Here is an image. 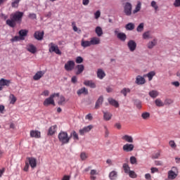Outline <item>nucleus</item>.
<instances>
[{
    "label": "nucleus",
    "instance_id": "8",
    "mask_svg": "<svg viewBox=\"0 0 180 180\" xmlns=\"http://www.w3.org/2000/svg\"><path fill=\"white\" fill-rule=\"evenodd\" d=\"M75 67V63L73 60H69L65 64V70L66 71H72Z\"/></svg>",
    "mask_w": 180,
    "mask_h": 180
},
{
    "label": "nucleus",
    "instance_id": "47",
    "mask_svg": "<svg viewBox=\"0 0 180 180\" xmlns=\"http://www.w3.org/2000/svg\"><path fill=\"white\" fill-rule=\"evenodd\" d=\"M64 102H65V97H64V96H60V101H58V105H63Z\"/></svg>",
    "mask_w": 180,
    "mask_h": 180
},
{
    "label": "nucleus",
    "instance_id": "39",
    "mask_svg": "<svg viewBox=\"0 0 180 180\" xmlns=\"http://www.w3.org/2000/svg\"><path fill=\"white\" fill-rule=\"evenodd\" d=\"M81 46L82 47H89L91 46V41L82 40Z\"/></svg>",
    "mask_w": 180,
    "mask_h": 180
},
{
    "label": "nucleus",
    "instance_id": "18",
    "mask_svg": "<svg viewBox=\"0 0 180 180\" xmlns=\"http://www.w3.org/2000/svg\"><path fill=\"white\" fill-rule=\"evenodd\" d=\"M97 77L99 78V79H103L105 77H106V73H105V71L102 69H98L97 70Z\"/></svg>",
    "mask_w": 180,
    "mask_h": 180
},
{
    "label": "nucleus",
    "instance_id": "32",
    "mask_svg": "<svg viewBox=\"0 0 180 180\" xmlns=\"http://www.w3.org/2000/svg\"><path fill=\"white\" fill-rule=\"evenodd\" d=\"M134 27H136V26L134 25V23H133V22H129V23L127 24L125 26V29L127 30H134Z\"/></svg>",
    "mask_w": 180,
    "mask_h": 180
},
{
    "label": "nucleus",
    "instance_id": "3",
    "mask_svg": "<svg viewBox=\"0 0 180 180\" xmlns=\"http://www.w3.org/2000/svg\"><path fill=\"white\" fill-rule=\"evenodd\" d=\"M49 53H56V54H58V56H61V51L58 49V46L56 45L54 43L51 42L49 44Z\"/></svg>",
    "mask_w": 180,
    "mask_h": 180
},
{
    "label": "nucleus",
    "instance_id": "10",
    "mask_svg": "<svg viewBox=\"0 0 180 180\" xmlns=\"http://www.w3.org/2000/svg\"><path fill=\"white\" fill-rule=\"evenodd\" d=\"M28 160V164L30 165L31 168L34 169L37 167V160L34 158H27Z\"/></svg>",
    "mask_w": 180,
    "mask_h": 180
},
{
    "label": "nucleus",
    "instance_id": "43",
    "mask_svg": "<svg viewBox=\"0 0 180 180\" xmlns=\"http://www.w3.org/2000/svg\"><path fill=\"white\" fill-rule=\"evenodd\" d=\"M11 101L10 103L11 105H15V102H16V97L13 94L10 95Z\"/></svg>",
    "mask_w": 180,
    "mask_h": 180
},
{
    "label": "nucleus",
    "instance_id": "22",
    "mask_svg": "<svg viewBox=\"0 0 180 180\" xmlns=\"http://www.w3.org/2000/svg\"><path fill=\"white\" fill-rule=\"evenodd\" d=\"M117 37L121 41H126V39H127V36L124 32H119L117 34Z\"/></svg>",
    "mask_w": 180,
    "mask_h": 180
},
{
    "label": "nucleus",
    "instance_id": "40",
    "mask_svg": "<svg viewBox=\"0 0 180 180\" xmlns=\"http://www.w3.org/2000/svg\"><path fill=\"white\" fill-rule=\"evenodd\" d=\"M130 89L124 88L122 90H121V94L124 95V96H127V93L129 94Z\"/></svg>",
    "mask_w": 180,
    "mask_h": 180
},
{
    "label": "nucleus",
    "instance_id": "64",
    "mask_svg": "<svg viewBox=\"0 0 180 180\" xmlns=\"http://www.w3.org/2000/svg\"><path fill=\"white\" fill-rule=\"evenodd\" d=\"M29 18H30V19H36V18H37V16L36 15V13H30L29 15Z\"/></svg>",
    "mask_w": 180,
    "mask_h": 180
},
{
    "label": "nucleus",
    "instance_id": "19",
    "mask_svg": "<svg viewBox=\"0 0 180 180\" xmlns=\"http://www.w3.org/2000/svg\"><path fill=\"white\" fill-rule=\"evenodd\" d=\"M136 84H137L138 85H143V84H146V79L139 75L136 79Z\"/></svg>",
    "mask_w": 180,
    "mask_h": 180
},
{
    "label": "nucleus",
    "instance_id": "52",
    "mask_svg": "<svg viewBox=\"0 0 180 180\" xmlns=\"http://www.w3.org/2000/svg\"><path fill=\"white\" fill-rule=\"evenodd\" d=\"M160 155H161V153L160 152L155 153L152 155V159L157 160L158 158H160Z\"/></svg>",
    "mask_w": 180,
    "mask_h": 180
},
{
    "label": "nucleus",
    "instance_id": "20",
    "mask_svg": "<svg viewBox=\"0 0 180 180\" xmlns=\"http://www.w3.org/2000/svg\"><path fill=\"white\" fill-rule=\"evenodd\" d=\"M27 50L30 53L34 54V53H36V51H37V48H36V46H34V45L30 44L27 46Z\"/></svg>",
    "mask_w": 180,
    "mask_h": 180
},
{
    "label": "nucleus",
    "instance_id": "45",
    "mask_svg": "<svg viewBox=\"0 0 180 180\" xmlns=\"http://www.w3.org/2000/svg\"><path fill=\"white\" fill-rule=\"evenodd\" d=\"M127 174L129 175L130 178H136L137 176V174L133 170H130Z\"/></svg>",
    "mask_w": 180,
    "mask_h": 180
},
{
    "label": "nucleus",
    "instance_id": "30",
    "mask_svg": "<svg viewBox=\"0 0 180 180\" xmlns=\"http://www.w3.org/2000/svg\"><path fill=\"white\" fill-rule=\"evenodd\" d=\"M157 46V40L156 39H153V41H149L148 43V49H153L154 46Z\"/></svg>",
    "mask_w": 180,
    "mask_h": 180
},
{
    "label": "nucleus",
    "instance_id": "60",
    "mask_svg": "<svg viewBox=\"0 0 180 180\" xmlns=\"http://www.w3.org/2000/svg\"><path fill=\"white\" fill-rule=\"evenodd\" d=\"M104 129L105 130V137L108 138V137H109V129H108V127L107 126H105Z\"/></svg>",
    "mask_w": 180,
    "mask_h": 180
},
{
    "label": "nucleus",
    "instance_id": "57",
    "mask_svg": "<svg viewBox=\"0 0 180 180\" xmlns=\"http://www.w3.org/2000/svg\"><path fill=\"white\" fill-rule=\"evenodd\" d=\"M150 37V32H146L143 34V39H148Z\"/></svg>",
    "mask_w": 180,
    "mask_h": 180
},
{
    "label": "nucleus",
    "instance_id": "7",
    "mask_svg": "<svg viewBox=\"0 0 180 180\" xmlns=\"http://www.w3.org/2000/svg\"><path fill=\"white\" fill-rule=\"evenodd\" d=\"M123 151L125 153H131L134 150V145L131 143H126L122 147Z\"/></svg>",
    "mask_w": 180,
    "mask_h": 180
},
{
    "label": "nucleus",
    "instance_id": "24",
    "mask_svg": "<svg viewBox=\"0 0 180 180\" xmlns=\"http://www.w3.org/2000/svg\"><path fill=\"white\" fill-rule=\"evenodd\" d=\"M103 119L106 122H108V121L110 120V119H112V113H110L109 112H105V111H103Z\"/></svg>",
    "mask_w": 180,
    "mask_h": 180
},
{
    "label": "nucleus",
    "instance_id": "41",
    "mask_svg": "<svg viewBox=\"0 0 180 180\" xmlns=\"http://www.w3.org/2000/svg\"><path fill=\"white\" fill-rule=\"evenodd\" d=\"M141 117L144 120H147V119H148L150 117V112H143L141 114Z\"/></svg>",
    "mask_w": 180,
    "mask_h": 180
},
{
    "label": "nucleus",
    "instance_id": "31",
    "mask_svg": "<svg viewBox=\"0 0 180 180\" xmlns=\"http://www.w3.org/2000/svg\"><path fill=\"white\" fill-rule=\"evenodd\" d=\"M56 129H57V125H53V126L51 127L49 129L48 134L49 136H53V134H54V133H56Z\"/></svg>",
    "mask_w": 180,
    "mask_h": 180
},
{
    "label": "nucleus",
    "instance_id": "9",
    "mask_svg": "<svg viewBox=\"0 0 180 180\" xmlns=\"http://www.w3.org/2000/svg\"><path fill=\"white\" fill-rule=\"evenodd\" d=\"M130 51H134L137 49V44L134 40H129L127 43Z\"/></svg>",
    "mask_w": 180,
    "mask_h": 180
},
{
    "label": "nucleus",
    "instance_id": "63",
    "mask_svg": "<svg viewBox=\"0 0 180 180\" xmlns=\"http://www.w3.org/2000/svg\"><path fill=\"white\" fill-rule=\"evenodd\" d=\"M91 175H99V172L96 169L91 170Z\"/></svg>",
    "mask_w": 180,
    "mask_h": 180
},
{
    "label": "nucleus",
    "instance_id": "61",
    "mask_svg": "<svg viewBox=\"0 0 180 180\" xmlns=\"http://www.w3.org/2000/svg\"><path fill=\"white\" fill-rule=\"evenodd\" d=\"M94 16H95V19H99V18H101V11H97L94 13Z\"/></svg>",
    "mask_w": 180,
    "mask_h": 180
},
{
    "label": "nucleus",
    "instance_id": "21",
    "mask_svg": "<svg viewBox=\"0 0 180 180\" xmlns=\"http://www.w3.org/2000/svg\"><path fill=\"white\" fill-rule=\"evenodd\" d=\"M30 137H34L35 139H40L41 133L39 131L32 130L30 131Z\"/></svg>",
    "mask_w": 180,
    "mask_h": 180
},
{
    "label": "nucleus",
    "instance_id": "17",
    "mask_svg": "<svg viewBox=\"0 0 180 180\" xmlns=\"http://www.w3.org/2000/svg\"><path fill=\"white\" fill-rule=\"evenodd\" d=\"M102 103H103V96H101L96 102L94 109H99L102 106Z\"/></svg>",
    "mask_w": 180,
    "mask_h": 180
},
{
    "label": "nucleus",
    "instance_id": "12",
    "mask_svg": "<svg viewBox=\"0 0 180 180\" xmlns=\"http://www.w3.org/2000/svg\"><path fill=\"white\" fill-rule=\"evenodd\" d=\"M77 94L78 96H81V95L86 96L89 94V91H88V89L86 87H82L77 91Z\"/></svg>",
    "mask_w": 180,
    "mask_h": 180
},
{
    "label": "nucleus",
    "instance_id": "25",
    "mask_svg": "<svg viewBox=\"0 0 180 180\" xmlns=\"http://www.w3.org/2000/svg\"><path fill=\"white\" fill-rule=\"evenodd\" d=\"M91 44L95 46L96 44H101V39L98 37H93L91 39Z\"/></svg>",
    "mask_w": 180,
    "mask_h": 180
},
{
    "label": "nucleus",
    "instance_id": "26",
    "mask_svg": "<svg viewBox=\"0 0 180 180\" xmlns=\"http://www.w3.org/2000/svg\"><path fill=\"white\" fill-rule=\"evenodd\" d=\"M95 32L97 34L98 37H101L103 34V30H102V27L99 26L96 27Z\"/></svg>",
    "mask_w": 180,
    "mask_h": 180
},
{
    "label": "nucleus",
    "instance_id": "37",
    "mask_svg": "<svg viewBox=\"0 0 180 180\" xmlns=\"http://www.w3.org/2000/svg\"><path fill=\"white\" fill-rule=\"evenodd\" d=\"M155 75V72L154 71H150L146 75V77H148V81H151Z\"/></svg>",
    "mask_w": 180,
    "mask_h": 180
},
{
    "label": "nucleus",
    "instance_id": "56",
    "mask_svg": "<svg viewBox=\"0 0 180 180\" xmlns=\"http://www.w3.org/2000/svg\"><path fill=\"white\" fill-rule=\"evenodd\" d=\"M72 84H77L78 82V79L77 78V76H73L71 79Z\"/></svg>",
    "mask_w": 180,
    "mask_h": 180
},
{
    "label": "nucleus",
    "instance_id": "59",
    "mask_svg": "<svg viewBox=\"0 0 180 180\" xmlns=\"http://www.w3.org/2000/svg\"><path fill=\"white\" fill-rule=\"evenodd\" d=\"M19 40H20V37L19 35L18 36H15L13 39H11V41L13 42V41H19Z\"/></svg>",
    "mask_w": 180,
    "mask_h": 180
},
{
    "label": "nucleus",
    "instance_id": "29",
    "mask_svg": "<svg viewBox=\"0 0 180 180\" xmlns=\"http://www.w3.org/2000/svg\"><path fill=\"white\" fill-rule=\"evenodd\" d=\"M77 71L76 72V75H79L84 70V65H77Z\"/></svg>",
    "mask_w": 180,
    "mask_h": 180
},
{
    "label": "nucleus",
    "instance_id": "13",
    "mask_svg": "<svg viewBox=\"0 0 180 180\" xmlns=\"http://www.w3.org/2000/svg\"><path fill=\"white\" fill-rule=\"evenodd\" d=\"M29 31L27 30H21L18 32L20 40H25L26 36H27Z\"/></svg>",
    "mask_w": 180,
    "mask_h": 180
},
{
    "label": "nucleus",
    "instance_id": "14",
    "mask_svg": "<svg viewBox=\"0 0 180 180\" xmlns=\"http://www.w3.org/2000/svg\"><path fill=\"white\" fill-rule=\"evenodd\" d=\"M89 131H91V125L84 127L83 129H79V133L81 136H84V134H86V133H89Z\"/></svg>",
    "mask_w": 180,
    "mask_h": 180
},
{
    "label": "nucleus",
    "instance_id": "50",
    "mask_svg": "<svg viewBox=\"0 0 180 180\" xmlns=\"http://www.w3.org/2000/svg\"><path fill=\"white\" fill-rule=\"evenodd\" d=\"M131 164L134 165L137 164V158L134 156H131L129 159Z\"/></svg>",
    "mask_w": 180,
    "mask_h": 180
},
{
    "label": "nucleus",
    "instance_id": "36",
    "mask_svg": "<svg viewBox=\"0 0 180 180\" xmlns=\"http://www.w3.org/2000/svg\"><path fill=\"white\" fill-rule=\"evenodd\" d=\"M134 103L138 109H141V101L139 99H134Z\"/></svg>",
    "mask_w": 180,
    "mask_h": 180
},
{
    "label": "nucleus",
    "instance_id": "23",
    "mask_svg": "<svg viewBox=\"0 0 180 180\" xmlns=\"http://www.w3.org/2000/svg\"><path fill=\"white\" fill-rule=\"evenodd\" d=\"M108 103L112 105V106H115V108H119V102L113 99L112 98H108Z\"/></svg>",
    "mask_w": 180,
    "mask_h": 180
},
{
    "label": "nucleus",
    "instance_id": "4",
    "mask_svg": "<svg viewBox=\"0 0 180 180\" xmlns=\"http://www.w3.org/2000/svg\"><path fill=\"white\" fill-rule=\"evenodd\" d=\"M131 9H133V6L130 2L125 3L124 6V13L127 16H131Z\"/></svg>",
    "mask_w": 180,
    "mask_h": 180
},
{
    "label": "nucleus",
    "instance_id": "49",
    "mask_svg": "<svg viewBox=\"0 0 180 180\" xmlns=\"http://www.w3.org/2000/svg\"><path fill=\"white\" fill-rule=\"evenodd\" d=\"M71 137L73 136L74 140H79L78 137V134L75 131H73L72 133L70 134Z\"/></svg>",
    "mask_w": 180,
    "mask_h": 180
},
{
    "label": "nucleus",
    "instance_id": "28",
    "mask_svg": "<svg viewBox=\"0 0 180 180\" xmlns=\"http://www.w3.org/2000/svg\"><path fill=\"white\" fill-rule=\"evenodd\" d=\"M122 139L127 143H133V137L131 136L124 135L122 137Z\"/></svg>",
    "mask_w": 180,
    "mask_h": 180
},
{
    "label": "nucleus",
    "instance_id": "54",
    "mask_svg": "<svg viewBox=\"0 0 180 180\" xmlns=\"http://www.w3.org/2000/svg\"><path fill=\"white\" fill-rule=\"evenodd\" d=\"M83 62H84V58H82V57L78 56V57L76 58V63H77V64H81V63H83Z\"/></svg>",
    "mask_w": 180,
    "mask_h": 180
},
{
    "label": "nucleus",
    "instance_id": "35",
    "mask_svg": "<svg viewBox=\"0 0 180 180\" xmlns=\"http://www.w3.org/2000/svg\"><path fill=\"white\" fill-rule=\"evenodd\" d=\"M122 168H123L125 174H127L128 172H129L131 171L130 166H129V165L127 163H124L122 165Z\"/></svg>",
    "mask_w": 180,
    "mask_h": 180
},
{
    "label": "nucleus",
    "instance_id": "58",
    "mask_svg": "<svg viewBox=\"0 0 180 180\" xmlns=\"http://www.w3.org/2000/svg\"><path fill=\"white\" fill-rule=\"evenodd\" d=\"M173 5H174V6H175V8H179L180 0H175Z\"/></svg>",
    "mask_w": 180,
    "mask_h": 180
},
{
    "label": "nucleus",
    "instance_id": "42",
    "mask_svg": "<svg viewBox=\"0 0 180 180\" xmlns=\"http://www.w3.org/2000/svg\"><path fill=\"white\" fill-rule=\"evenodd\" d=\"M155 103L156 106H158L159 108H161V106H164V103H162V101H161V100L160 99H156L155 101Z\"/></svg>",
    "mask_w": 180,
    "mask_h": 180
},
{
    "label": "nucleus",
    "instance_id": "11",
    "mask_svg": "<svg viewBox=\"0 0 180 180\" xmlns=\"http://www.w3.org/2000/svg\"><path fill=\"white\" fill-rule=\"evenodd\" d=\"M11 85V80L5 79L4 78L0 79V91H2V86H9Z\"/></svg>",
    "mask_w": 180,
    "mask_h": 180
},
{
    "label": "nucleus",
    "instance_id": "2",
    "mask_svg": "<svg viewBox=\"0 0 180 180\" xmlns=\"http://www.w3.org/2000/svg\"><path fill=\"white\" fill-rule=\"evenodd\" d=\"M58 138L59 141L63 144H68L70 140H71V136H68V133L67 131H61L58 135Z\"/></svg>",
    "mask_w": 180,
    "mask_h": 180
},
{
    "label": "nucleus",
    "instance_id": "6",
    "mask_svg": "<svg viewBox=\"0 0 180 180\" xmlns=\"http://www.w3.org/2000/svg\"><path fill=\"white\" fill-rule=\"evenodd\" d=\"M53 105L56 106V103H54V95H51L49 98H46L44 101V106H49Z\"/></svg>",
    "mask_w": 180,
    "mask_h": 180
},
{
    "label": "nucleus",
    "instance_id": "15",
    "mask_svg": "<svg viewBox=\"0 0 180 180\" xmlns=\"http://www.w3.org/2000/svg\"><path fill=\"white\" fill-rule=\"evenodd\" d=\"M44 36V32H39V31H37L34 32V37L37 39V40H41L43 39Z\"/></svg>",
    "mask_w": 180,
    "mask_h": 180
},
{
    "label": "nucleus",
    "instance_id": "33",
    "mask_svg": "<svg viewBox=\"0 0 180 180\" xmlns=\"http://www.w3.org/2000/svg\"><path fill=\"white\" fill-rule=\"evenodd\" d=\"M141 9V2L139 1L136 6L135 9L133 11L134 15L137 13V12H140Z\"/></svg>",
    "mask_w": 180,
    "mask_h": 180
},
{
    "label": "nucleus",
    "instance_id": "46",
    "mask_svg": "<svg viewBox=\"0 0 180 180\" xmlns=\"http://www.w3.org/2000/svg\"><path fill=\"white\" fill-rule=\"evenodd\" d=\"M150 6L154 8L155 11H158V5H157V2H155V1H151Z\"/></svg>",
    "mask_w": 180,
    "mask_h": 180
},
{
    "label": "nucleus",
    "instance_id": "1",
    "mask_svg": "<svg viewBox=\"0 0 180 180\" xmlns=\"http://www.w3.org/2000/svg\"><path fill=\"white\" fill-rule=\"evenodd\" d=\"M22 18H23V12L16 11L11 15V19L6 20V23L10 27H15L16 22L22 23Z\"/></svg>",
    "mask_w": 180,
    "mask_h": 180
},
{
    "label": "nucleus",
    "instance_id": "51",
    "mask_svg": "<svg viewBox=\"0 0 180 180\" xmlns=\"http://www.w3.org/2000/svg\"><path fill=\"white\" fill-rule=\"evenodd\" d=\"M172 103H174V100L171 98H167L165 101V105H172Z\"/></svg>",
    "mask_w": 180,
    "mask_h": 180
},
{
    "label": "nucleus",
    "instance_id": "27",
    "mask_svg": "<svg viewBox=\"0 0 180 180\" xmlns=\"http://www.w3.org/2000/svg\"><path fill=\"white\" fill-rule=\"evenodd\" d=\"M109 178L110 180H116V178H117V172L112 171L111 172H110Z\"/></svg>",
    "mask_w": 180,
    "mask_h": 180
},
{
    "label": "nucleus",
    "instance_id": "16",
    "mask_svg": "<svg viewBox=\"0 0 180 180\" xmlns=\"http://www.w3.org/2000/svg\"><path fill=\"white\" fill-rule=\"evenodd\" d=\"M45 74L44 71H38L33 77L34 81H39Z\"/></svg>",
    "mask_w": 180,
    "mask_h": 180
},
{
    "label": "nucleus",
    "instance_id": "5",
    "mask_svg": "<svg viewBox=\"0 0 180 180\" xmlns=\"http://www.w3.org/2000/svg\"><path fill=\"white\" fill-rule=\"evenodd\" d=\"M178 176V168L173 167L172 170L168 172L169 179H175Z\"/></svg>",
    "mask_w": 180,
    "mask_h": 180
},
{
    "label": "nucleus",
    "instance_id": "53",
    "mask_svg": "<svg viewBox=\"0 0 180 180\" xmlns=\"http://www.w3.org/2000/svg\"><path fill=\"white\" fill-rule=\"evenodd\" d=\"M169 144L172 148H176V143L174 141H169Z\"/></svg>",
    "mask_w": 180,
    "mask_h": 180
},
{
    "label": "nucleus",
    "instance_id": "34",
    "mask_svg": "<svg viewBox=\"0 0 180 180\" xmlns=\"http://www.w3.org/2000/svg\"><path fill=\"white\" fill-rule=\"evenodd\" d=\"M149 96L150 98H153V99L158 96V91L155 90L150 91L149 92Z\"/></svg>",
    "mask_w": 180,
    "mask_h": 180
},
{
    "label": "nucleus",
    "instance_id": "62",
    "mask_svg": "<svg viewBox=\"0 0 180 180\" xmlns=\"http://www.w3.org/2000/svg\"><path fill=\"white\" fill-rule=\"evenodd\" d=\"M29 167H30L29 162H25V166L24 167V171L25 172H27V171H29Z\"/></svg>",
    "mask_w": 180,
    "mask_h": 180
},
{
    "label": "nucleus",
    "instance_id": "55",
    "mask_svg": "<svg viewBox=\"0 0 180 180\" xmlns=\"http://www.w3.org/2000/svg\"><path fill=\"white\" fill-rule=\"evenodd\" d=\"M11 6H12V8H18V7L19 6V3H18V1H17L16 0L14 1H13V2L11 3Z\"/></svg>",
    "mask_w": 180,
    "mask_h": 180
},
{
    "label": "nucleus",
    "instance_id": "44",
    "mask_svg": "<svg viewBox=\"0 0 180 180\" xmlns=\"http://www.w3.org/2000/svg\"><path fill=\"white\" fill-rule=\"evenodd\" d=\"M86 158H88V155H86V153L84 152L81 153L80 159L82 160V161H85Z\"/></svg>",
    "mask_w": 180,
    "mask_h": 180
},
{
    "label": "nucleus",
    "instance_id": "38",
    "mask_svg": "<svg viewBox=\"0 0 180 180\" xmlns=\"http://www.w3.org/2000/svg\"><path fill=\"white\" fill-rule=\"evenodd\" d=\"M144 30V22H141L136 28V32H141Z\"/></svg>",
    "mask_w": 180,
    "mask_h": 180
},
{
    "label": "nucleus",
    "instance_id": "48",
    "mask_svg": "<svg viewBox=\"0 0 180 180\" xmlns=\"http://www.w3.org/2000/svg\"><path fill=\"white\" fill-rule=\"evenodd\" d=\"M72 26H73V30L74 32H77V33H81V30H78V27H77V25H75V22H72Z\"/></svg>",
    "mask_w": 180,
    "mask_h": 180
}]
</instances>
